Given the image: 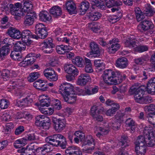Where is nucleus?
I'll return each instance as SVG.
<instances>
[{"mask_svg":"<svg viewBox=\"0 0 155 155\" xmlns=\"http://www.w3.org/2000/svg\"><path fill=\"white\" fill-rule=\"evenodd\" d=\"M146 86L142 85L139 87L132 86L129 90L130 95H134L135 101L141 104H147L152 102V98L149 96H143L146 89Z\"/></svg>","mask_w":155,"mask_h":155,"instance_id":"f257e3e1","label":"nucleus"},{"mask_svg":"<svg viewBox=\"0 0 155 155\" xmlns=\"http://www.w3.org/2000/svg\"><path fill=\"white\" fill-rule=\"evenodd\" d=\"M111 70H108L104 71L103 78L105 83L108 85L116 84L120 83L125 79L126 76L125 75H121L118 74Z\"/></svg>","mask_w":155,"mask_h":155,"instance_id":"f03ea898","label":"nucleus"},{"mask_svg":"<svg viewBox=\"0 0 155 155\" xmlns=\"http://www.w3.org/2000/svg\"><path fill=\"white\" fill-rule=\"evenodd\" d=\"M46 141L48 144L56 147H60L62 149L67 147V142L65 138L62 135L58 134L47 137Z\"/></svg>","mask_w":155,"mask_h":155,"instance_id":"7ed1b4c3","label":"nucleus"},{"mask_svg":"<svg viewBox=\"0 0 155 155\" xmlns=\"http://www.w3.org/2000/svg\"><path fill=\"white\" fill-rule=\"evenodd\" d=\"M118 39H113L107 43L102 38L98 39V42L103 46H106L107 51L110 54L114 53L120 48V45L118 44Z\"/></svg>","mask_w":155,"mask_h":155,"instance_id":"20e7f679","label":"nucleus"},{"mask_svg":"<svg viewBox=\"0 0 155 155\" xmlns=\"http://www.w3.org/2000/svg\"><path fill=\"white\" fill-rule=\"evenodd\" d=\"M35 33L36 37L35 39L37 40L39 38L44 39L48 35V32L46 29V28L42 23H38L35 26Z\"/></svg>","mask_w":155,"mask_h":155,"instance_id":"39448f33","label":"nucleus"},{"mask_svg":"<svg viewBox=\"0 0 155 155\" xmlns=\"http://www.w3.org/2000/svg\"><path fill=\"white\" fill-rule=\"evenodd\" d=\"M50 120L45 115H39L36 117L35 124L37 126L42 127L46 130L49 129Z\"/></svg>","mask_w":155,"mask_h":155,"instance_id":"423d86ee","label":"nucleus"},{"mask_svg":"<svg viewBox=\"0 0 155 155\" xmlns=\"http://www.w3.org/2000/svg\"><path fill=\"white\" fill-rule=\"evenodd\" d=\"M74 87L69 83H63L59 87V92L62 96L74 94Z\"/></svg>","mask_w":155,"mask_h":155,"instance_id":"0eeeda50","label":"nucleus"},{"mask_svg":"<svg viewBox=\"0 0 155 155\" xmlns=\"http://www.w3.org/2000/svg\"><path fill=\"white\" fill-rule=\"evenodd\" d=\"M21 37L22 42L26 43L27 46L30 45L32 42L31 38L35 39L36 35H32L31 31L28 30L23 31L21 33Z\"/></svg>","mask_w":155,"mask_h":155,"instance_id":"6e6552de","label":"nucleus"},{"mask_svg":"<svg viewBox=\"0 0 155 155\" xmlns=\"http://www.w3.org/2000/svg\"><path fill=\"white\" fill-rule=\"evenodd\" d=\"M52 122L53 124L54 129L58 132L61 131L65 127L66 123L65 119L53 117Z\"/></svg>","mask_w":155,"mask_h":155,"instance_id":"1a4fd4ad","label":"nucleus"},{"mask_svg":"<svg viewBox=\"0 0 155 155\" xmlns=\"http://www.w3.org/2000/svg\"><path fill=\"white\" fill-rule=\"evenodd\" d=\"M43 73L45 76L50 81H56L58 79L57 75L51 68L49 67L45 69Z\"/></svg>","mask_w":155,"mask_h":155,"instance_id":"9d476101","label":"nucleus"},{"mask_svg":"<svg viewBox=\"0 0 155 155\" xmlns=\"http://www.w3.org/2000/svg\"><path fill=\"white\" fill-rule=\"evenodd\" d=\"M36 14L34 12H28L25 17L24 24L26 26L32 25L35 19L37 18Z\"/></svg>","mask_w":155,"mask_h":155,"instance_id":"9b49d317","label":"nucleus"},{"mask_svg":"<svg viewBox=\"0 0 155 155\" xmlns=\"http://www.w3.org/2000/svg\"><path fill=\"white\" fill-rule=\"evenodd\" d=\"M90 47L91 49L89 53H87V56L88 57L90 55L94 54L95 57H99L101 55V53L98 45L94 42H91L90 44Z\"/></svg>","mask_w":155,"mask_h":155,"instance_id":"f8f14e48","label":"nucleus"},{"mask_svg":"<svg viewBox=\"0 0 155 155\" xmlns=\"http://www.w3.org/2000/svg\"><path fill=\"white\" fill-rule=\"evenodd\" d=\"M153 27V25L151 21L144 20L138 26L137 29L140 32H143Z\"/></svg>","mask_w":155,"mask_h":155,"instance_id":"ddd939ff","label":"nucleus"},{"mask_svg":"<svg viewBox=\"0 0 155 155\" xmlns=\"http://www.w3.org/2000/svg\"><path fill=\"white\" fill-rule=\"evenodd\" d=\"M55 38L58 41H62V42L65 41L68 43L69 42V39L67 37H63L64 35L65 36V34L62 32V31L60 28H57L55 29L54 31Z\"/></svg>","mask_w":155,"mask_h":155,"instance_id":"4468645a","label":"nucleus"},{"mask_svg":"<svg viewBox=\"0 0 155 155\" xmlns=\"http://www.w3.org/2000/svg\"><path fill=\"white\" fill-rule=\"evenodd\" d=\"M82 141L83 142V144L86 146L88 145L91 146V147H89L87 148V149L85 150L86 151L87 150H93L94 149L95 143L94 142V140L93 138L92 137L91 135H88L86 137H84V140H82Z\"/></svg>","mask_w":155,"mask_h":155,"instance_id":"2eb2a0df","label":"nucleus"},{"mask_svg":"<svg viewBox=\"0 0 155 155\" xmlns=\"http://www.w3.org/2000/svg\"><path fill=\"white\" fill-rule=\"evenodd\" d=\"M91 80V78L89 74L83 73L79 76L77 82L78 85L83 86Z\"/></svg>","mask_w":155,"mask_h":155,"instance_id":"dca6fc26","label":"nucleus"},{"mask_svg":"<svg viewBox=\"0 0 155 155\" xmlns=\"http://www.w3.org/2000/svg\"><path fill=\"white\" fill-rule=\"evenodd\" d=\"M7 33L10 36L14 39H19L21 37V32L16 28L10 27L8 30Z\"/></svg>","mask_w":155,"mask_h":155,"instance_id":"f3484780","label":"nucleus"},{"mask_svg":"<svg viewBox=\"0 0 155 155\" xmlns=\"http://www.w3.org/2000/svg\"><path fill=\"white\" fill-rule=\"evenodd\" d=\"M51 147L48 143L44 145L41 147L36 149L35 155H44L51 150Z\"/></svg>","mask_w":155,"mask_h":155,"instance_id":"a211bd4d","label":"nucleus"},{"mask_svg":"<svg viewBox=\"0 0 155 155\" xmlns=\"http://www.w3.org/2000/svg\"><path fill=\"white\" fill-rule=\"evenodd\" d=\"M64 69L67 73L69 74L77 75L78 74V71L76 68L72 64H65Z\"/></svg>","mask_w":155,"mask_h":155,"instance_id":"6ab92c4d","label":"nucleus"},{"mask_svg":"<svg viewBox=\"0 0 155 155\" xmlns=\"http://www.w3.org/2000/svg\"><path fill=\"white\" fill-rule=\"evenodd\" d=\"M155 83V77L151 78L148 82L147 86L146 87V89L148 93L152 94H155V87L154 84Z\"/></svg>","mask_w":155,"mask_h":155,"instance_id":"aec40b11","label":"nucleus"},{"mask_svg":"<svg viewBox=\"0 0 155 155\" xmlns=\"http://www.w3.org/2000/svg\"><path fill=\"white\" fill-rule=\"evenodd\" d=\"M56 49L58 53L60 54H63L68 52L69 51L71 50L72 48L69 45L68 46L61 45L57 46Z\"/></svg>","mask_w":155,"mask_h":155,"instance_id":"412c9836","label":"nucleus"},{"mask_svg":"<svg viewBox=\"0 0 155 155\" xmlns=\"http://www.w3.org/2000/svg\"><path fill=\"white\" fill-rule=\"evenodd\" d=\"M127 60L124 57L118 58L116 61V66L120 68H125L127 66Z\"/></svg>","mask_w":155,"mask_h":155,"instance_id":"4be33fe9","label":"nucleus"},{"mask_svg":"<svg viewBox=\"0 0 155 155\" xmlns=\"http://www.w3.org/2000/svg\"><path fill=\"white\" fill-rule=\"evenodd\" d=\"M143 134L146 139H154L155 138V131L149 129L148 127H146L144 128Z\"/></svg>","mask_w":155,"mask_h":155,"instance_id":"5701e85b","label":"nucleus"},{"mask_svg":"<svg viewBox=\"0 0 155 155\" xmlns=\"http://www.w3.org/2000/svg\"><path fill=\"white\" fill-rule=\"evenodd\" d=\"M50 12L51 14L55 18L60 16L62 13L61 8L59 6H53L51 9Z\"/></svg>","mask_w":155,"mask_h":155,"instance_id":"b1692460","label":"nucleus"},{"mask_svg":"<svg viewBox=\"0 0 155 155\" xmlns=\"http://www.w3.org/2000/svg\"><path fill=\"white\" fill-rule=\"evenodd\" d=\"M43 81L40 79L35 81L33 83V86L36 89L44 91H46L48 87L45 86V85L43 84Z\"/></svg>","mask_w":155,"mask_h":155,"instance_id":"393cba45","label":"nucleus"},{"mask_svg":"<svg viewBox=\"0 0 155 155\" xmlns=\"http://www.w3.org/2000/svg\"><path fill=\"white\" fill-rule=\"evenodd\" d=\"M28 139L25 138H23L16 140L14 143V147L16 148H21L27 144Z\"/></svg>","mask_w":155,"mask_h":155,"instance_id":"a878e982","label":"nucleus"},{"mask_svg":"<svg viewBox=\"0 0 155 155\" xmlns=\"http://www.w3.org/2000/svg\"><path fill=\"white\" fill-rule=\"evenodd\" d=\"M137 41L133 38L130 37L125 42L126 47H135L137 46Z\"/></svg>","mask_w":155,"mask_h":155,"instance_id":"bb28decb","label":"nucleus"},{"mask_svg":"<svg viewBox=\"0 0 155 155\" xmlns=\"http://www.w3.org/2000/svg\"><path fill=\"white\" fill-rule=\"evenodd\" d=\"M67 9L69 13L71 14L74 13L75 10V5L72 1L68 2L66 4Z\"/></svg>","mask_w":155,"mask_h":155,"instance_id":"cd10ccee","label":"nucleus"},{"mask_svg":"<svg viewBox=\"0 0 155 155\" xmlns=\"http://www.w3.org/2000/svg\"><path fill=\"white\" fill-rule=\"evenodd\" d=\"M146 139L145 136L140 135L139 136L135 142V146L143 147L144 146L145 144Z\"/></svg>","mask_w":155,"mask_h":155,"instance_id":"c85d7f7f","label":"nucleus"},{"mask_svg":"<svg viewBox=\"0 0 155 155\" xmlns=\"http://www.w3.org/2000/svg\"><path fill=\"white\" fill-rule=\"evenodd\" d=\"M72 63L77 66L81 67L84 66V61L82 58L79 56H77L74 58L72 59Z\"/></svg>","mask_w":155,"mask_h":155,"instance_id":"c756f323","label":"nucleus"},{"mask_svg":"<svg viewBox=\"0 0 155 155\" xmlns=\"http://www.w3.org/2000/svg\"><path fill=\"white\" fill-rule=\"evenodd\" d=\"M42 98L40 99V105L41 106L48 107L50 105V99L48 96L43 95Z\"/></svg>","mask_w":155,"mask_h":155,"instance_id":"7c9ffc66","label":"nucleus"},{"mask_svg":"<svg viewBox=\"0 0 155 155\" xmlns=\"http://www.w3.org/2000/svg\"><path fill=\"white\" fill-rule=\"evenodd\" d=\"M101 15V14L99 12H91L88 14L87 16L90 20L93 21L97 20Z\"/></svg>","mask_w":155,"mask_h":155,"instance_id":"2f4dec72","label":"nucleus"},{"mask_svg":"<svg viewBox=\"0 0 155 155\" xmlns=\"http://www.w3.org/2000/svg\"><path fill=\"white\" fill-rule=\"evenodd\" d=\"M39 15L40 19L45 22L49 21L51 18V17L46 12H40Z\"/></svg>","mask_w":155,"mask_h":155,"instance_id":"473e14b6","label":"nucleus"},{"mask_svg":"<svg viewBox=\"0 0 155 155\" xmlns=\"http://www.w3.org/2000/svg\"><path fill=\"white\" fill-rule=\"evenodd\" d=\"M122 16V14L121 12H118L116 15L109 17L108 20L110 22L114 23L119 20Z\"/></svg>","mask_w":155,"mask_h":155,"instance_id":"72a5a7b5","label":"nucleus"},{"mask_svg":"<svg viewBox=\"0 0 155 155\" xmlns=\"http://www.w3.org/2000/svg\"><path fill=\"white\" fill-rule=\"evenodd\" d=\"M126 126L130 127L132 131H134L136 128L134 121L131 118H129L127 119L125 121Z\"/></svg>","mask_w":155,"mask_h":155,"instance_id":"f704fd0d","label":"nucleus"},{"mask_svg":"<svg viewBox=\"0 0 155 155\" xmlns=\"http://www.w3.org/2000/svg\"><path fill=\"white\" fill-rule=\"evenodd\" d=\"M85 71L87 73H91L93 71V69L92 67V64L91 60L87 58H85Z\"/></svg>","mask_w":155,"mask_h":155,"instance_id":"c9c22d12","label":"nucleus"},{"mask_svg":"<svg viewBox=\"0 0 155 155\" xmlns=\"http://www.w3.org/2000/svg\"><path fill=\"white\" fill-rule=\"evenodd\" d=\"M10 52V48L5 46V45L2 46L0 49V57L4 58Z\"/></svg>","mask_w":155,"mask_h":155,"instance_id":"e433bc0d","label":"nucleus"},{"mask_svg":"<svg viewBox=\"0 0 155 155\" xmlns=\"http://www.w3.org/2000/svg\"><path fill=\"white\" fill-rule=\"evenodd\" d=\"M23 9H24V11L27 13L28 12L33 11L31 10L33 8V5L31 4V1L29 0H26L24 3V6Z\"/></svg>","mask_w":155,"mask_h":155,"instance_id":"4c0bfd02","label":"nucleus"},{"mask_svg":"<svg viewBox=\"0 0 155 155\" xmlns=\"http://www.w3.org/2000/svg\"><path fill=\"white\" fill-rule=\"evenodd\" d=\"M129 142L128 137L125 135H123L121 136L119 143L121 146H124V147L129 146L128 143Z\"/></svg>","mask_w":155,"mask_h":155,"instance_id":"58836bf2","label":"nucleus"},{"mask_svg":"<svg viewBox=\"0 0 155 155\" xmlns=\"http://www.w3.org/2000/svg\"><path fill=\"white\" fill-rule=\"evenodd\" d=\"M10 56L14 60L18 61H21L23 59L21 53L15 51H12Z\"/></svg>","mask_w":155,"mask_h":155,"instance_id":"ea45409f","label":"nucleus"},{"mask_svg":"<svg viewBox=\"0 0 155 155\" xmlns=\"http://www.w3.org/2000/svg\"><path fill=\"white\" fill-rule=\"evenodd\" d=\"M94 64L96 69H98L99 71H101L104 69V64L101 60H98L94 61Z\"/></svg>","mask_w":155,"mask_h":155,"instance_id":"a19ab883","label":"nucleus"},{"mask_svg":"<svg viewBox=\"0 0 155 155\" xmlns=\"http://www.w3.org/2000/svg\"><path fill=\"white\" fill-rule=\"evenodd\" d=\"M119 108V104H117V106H112L111 108L109 109L107 111L106 114L108 116H112L115 113Z\"/></svg>","mask_w":155,"mask_h":155,"instance_id":"79ce46f5","label":"nucleus"},{"mask_svg":"<svg viewBox=\"0 0 155 155\" xmlns=\"http://www.w3.org/2000/svg\"><path fill=\"white\" fill-rule=\"evenodd\" d=\"M63 97L65 101L71 104L74 103L76 101V96H74V94H73V95H70L69 96H63Z\"/></svg>","mask_w":155,"mask_h":155,"instance_id":"37998d69","label":"nucleus"},{"mask_svg":"<svg viewBox=\"0 0 155 155\" xmlns=\"http://www.w3.org/2000/svg\"><path fill=\"white\" fill-rule=\"evenodd\" d=\"M10 71L7 69H5L2 70L1 77L2 78L4 81H6L9 80L10 78Z\"/></svg>","mask_w":155,"mask_h":155,"instance_id":"c03bdc74","label":"nucleus"},{"mask_svg":"<svg viewBox=\"0 0 155 155\" xmlns=\"http://www.w3.org/2000/svg\"><path fill=\"white\" fill-rule=\"evenodd\" d=\"M53 40L51 38H49L44 40L41 43L42 47H47L51 46L52 47H55V45L52 43Z\"/></svg>","mask_w":155,"mask_h":155,"instance_id":"a18cd8bd","label":"nucleus"},{"mask_svg":"<svg viewBox=\"0 0 155 155\" xmlns=\"http://www.w3.org/2000/svg\"><path fill=\"white\" fill-rule=\"evenodd\" d=\"M89 7V2L85 1L82 2L80 6V10L81 12H85Z\"/></svg>","mask_w":155,"mask_h":155,"instance_id":"49530a36","label":"nucleus"},{"mask_svg":"<svg viewBox=\"0 0 155 155\" xmlns=\"http://www.w3.org/2000/svg\"><path fill=\"white\" fill-rule=\"evenodd\" d=\"M135 150L137 155H144L146 152V149L144 146H135Z\"/></svg>","mask_w":155,"mask_h":155,"instance_id":"de8ad7c7","label":"nucleus"},{"mask_svg":"<svg viewBox=\"0 0 155 155\" xmlns=\"http://www.w3.org/2000/svg\"><path fill=\"white\" fill-rule=\"evenodd\" d=\"M89 1L93 5L96 6L99 8L104 9L106 8V5H104L102 3V4H101L99 3V0H89Z\"/></svg>","mask_w":155,"mask_h":155,"instance_id":"09e8293b","label":"nucleus"},{"mask_svg":"<svg viewBox=\"0 0 155 155\" xmlns=\"http://www.w3.org/2000/svg\"><path fill=\"white\" fill-rule=\"evenodd\" d=\"M39 74L38 72H34L30 74L28 77V81L30 82H32L39 77Z\"/></svg>","mask_w":155,"mask_h":155,"instance_id":"8fccbe9b","label":"nucleus"},{"mask_svg":"<svg viewBox=\"0 0 155 155\" xmlns=\"http://www.w3.org/2000/svg\"><path fill=\"white\" fill-rule=\"evenodd\" d=\"M76 146H70L65 150V155H73L76 148Z\"/></svg>","mask_w":155,"mask_h":155,"instance_id":"3c124183","label":"nucleus"},{"mask_svg":"<svg viewBox=\"0 0 155 155\" xmlns=\"http://www.w3.org/2000/svg\"><path fill=\"white\" fill-rule=\"evenodd\" d=\"M145 11V12L144 14L147 16H153L155 12L150 5H149L146 7Z\"/></svg>","mask_w":155,"mask_h":155,"instance_id":"603ef678","label":"nucleus"},{"mask_svg":"<svg viewBox=\"0 0 155 155\" xmlns=\"http://www.w3.org/2000/svg\"><path fill=\"white\" fill-rule=\"evenodd\" d=\"M125 115V114L124 113H117L115 115L114 119L121 123L124 120L123 117Z\"/></svg>","mask_w":155,"mask_h":155,"instance_id":"864d4df0","label":"nucleus"},{"mask_svg":"<svg viewBox=\"0 0 155 155\" xmlns=\"http://www.w3.org/2000/svg\"><path fill=\"white\" fill-rule=\"evenodd\" d=\"M121 124L114 119V121L113 122H110V124L113 130H118L120 128L121 126Z\"/></svg>","mask_w":155,"mask_h":155,"instance_id":"5fc2aeb1","label":"nucleus"},{"mask_svg":"<svg viewBox=\"0 0 155 155\" xmlns=\"http://www.w3.org/2000/svg\"><path fill=\"white\" fill-rule=\"evenodd\" d=\"M3 42L4 44H6L5 46L8 48H9L10 46H12L14 44V40L12 38H5L3 40Z\"/></svg>","mask_w":155,"mask_h":155,"instance_id":"6e6d98bb","label":"nucleus"},{"mask_svg":"<svg viewBox=\"0 0 155 155\" xmlns=\"http://www.w3.org/2000/svg\"><path fill=\"white\" fill-rule=\"evenodd\" d=\"M9 103L8 100L5 99H1L0 101V107L2 109H5L8 107Z\"/></svg>","mask_w":155,"mask_h":155,"instance_id":"4d7b16f0","label":"nucleus"},{"mask_svg":"<svg viewBox=\"0 0 155 155\" xmlns=\"http://www.w3.org/2000/svg\"><path fill=\"white\" fill-rule=\"evenodd\" d=\"M25 58V60L27 61L28 63H29L30 64H33L35 60V59L34 58L32 53L28 54Z\"/></svg>","mask_w":155,"mask_h":155,"instance_id":"13d9d810","label":"nucleus"},{"mask_svg":"<svg viewBox=\"0 0 155 155\" xmlns=\"http://www.w3.org/2000/svg\"><path fill=\"white\" fill-rule=\"evenodd\" d=\"M98 109V107L95 106H93L91 107V114L93 117L99 114Z\"/></svg>","mask_w":155,"mask_h":155,"instance_id":"bf43d9fd","label":"nucleus"},{"mask_svg":"<svg viewBox=\"0 0 155 155\" xmlns=\"http://www.w3.org/2000/svg\"><path fill=\"white\" fill-rule=\"evenodd\" d=\"M147 117L149 123L153 125L155 127V114H148Z\"/></svg>","mask_w":155,"mask_h":155,"instance_id":"052dcab7","label":"nucleus"},{"mask_svg":"<svg viewBox=\"0 0 155 155\" xmlns=\"http://www.w3.org/2000/svg\"><path fill=\"white\" fill-rule=\"evenodd\" d=\"M22 45L20 43H16L15 44L14 48V51L16 52L21 51L22 50L24 49V47H22Z\"/></svg>","mask_w":155,"mask_h":155,"instance_id":"680f3d73","label":"nucleus"},{"mask_svg":"<svg viewBox=\"0 0 155 155\" xmlns=\"http://www.w3.org/2000/svg\"><path fill=\"white\" fill-rule=\"evenodd\" d=\"M14 126L12 123H7L6 124L5 130L7 131V133H6L7 134H9L11 131V130L14 128Z\"/></svg>","mask_w":155,"mask_h":155,"instance_id":"e2e57ef3","label":"nucleus"},{"mask_svg":"<svg viewBox=\"0 0 155 155\" xmlns=\"http://www.w3.org/2000/svg\"><path fill=\"white\" fill-rule=\"evenodd\" d=\"M147 60V58L145 57H142L140 58L136 59L134 61L135 63L138 64H142L144 61Z\"/></svg>","mask_w":155,"mask_h":155,"instance_id":"0e129e2a","label":"nucleus"},{"mask_svg":"<svg viewBox=\"0 0 155 155\" xmlns=\"http://www.w3.org/2000/svg\"><path fill=\"white\" fill-rule=\"evenodd\" d=\"M21 9H20V10L18 9L17 11H16V12H15L13 14H15L16 16L21 17L25 16L26 14L27 13L25 11H24V12H23V11H21Z\"/></svg>","mask_w":155,"mask_h":155,"instance_id":"69168bd1","label":"nucleus"},{"mask_svg":"<svg viewBox=\"0 0 155 155\" xmlns=\"http://www.w3.org/2000/svg\"><path fill=\"white\" fill-rule=\"evenodd\" d=\"M54 101L55 102L52 104V105L54 108L58 110H59L61 109V106L59 100L58 99H55Z\"/></svg>","mask_w":155,"mask_h":155,"instance_id":"338daca9","label":"nucleus"},{"mask_svg":"<svg viewBox=\"0 0 155 155\" xmlns=\"http://www.w3.org/2000/svg\"><path fill=\"white\" fill-rule=\"evenodd\" d=\"M145 144L148 147H153L155 144V140L153 139H146Z\"/></svg>","mask_w":155,"mask_h":155,"instance_id":"774afa93","label":"nucleus"}]
</instances>
